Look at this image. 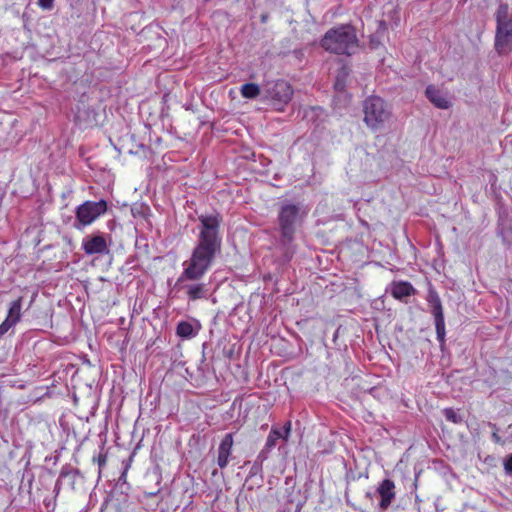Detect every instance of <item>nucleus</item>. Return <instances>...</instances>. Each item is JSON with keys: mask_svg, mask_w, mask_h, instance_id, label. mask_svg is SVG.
I'll return each mask as SVG.
<instances>
[{"mask_svg": "<svg viewBox=\"0 0 512 512\" xmlns=\"http://www.w3.org/2000/svg\"><path fill=\"white\" fill-rule=\"evenodd\" d=\"M199 221L201 228L198 242L191 257L183 263L184 268L177 280L178 284L184 281L200 280L208 272L217 253L221 250L219 215H201Z\"/></svg>", "mask_w": 512, "mask_h": 512, "instance_id": "f257e3e1", "label": "nucleus"}, {"mask_svg": "<svg viewBox=\"0 0 512 512\" xmlns=\"http://www.w3.org/2000/svg\"><path fill=\"white\" fill-rule=\"evenodd\" d=\"M328 52L338 55H351L358 48V38L351 25H340L329 29L320 42Z\"/></svg>", "mask_w": 512, "mask_h": 512, "instance_id": "f03ea898", "label": "nucleus"}, {"mask_svg": "<svg viewBox=\"0 0 512 512\" xmlns=\"http://www.w3.org/2000/svg\"><path fill=\"white\" fill-rule=\"evenodd\" d=\"M495 18V50L499 55H508L512 52V12L509 13L507 3L499 5Z\"/></svg>", "mask_w": 512, "mask_h": 512, "instance_id": "7ed1b4c3", "label": "nucleus"}, {"mask_svg": "<svg viewBox=\"0 0 512 512\" xmlns=\"http://www.w3.org/2000/svg\"><path fill=\"white\" fill-rule=\"evenodd\" d=\"M305 212L293 203L281 205L278 212V224L280 229V241L284 246L292 244L295 238L297 226L301 224Z\"/></svg>", "mask_w": 512, "mask_h": 512, "instance_id": "20e7f679", "label": "nucleus"}, {"mask_svg": "<svg viewBox=\"0 0 512 512\" xmlns=\"http://www.w3.org/2000/svg\"><path fill=\"white\" fill-rule=\"evenodd\" d=\"M364 122L371 129H379L390 118L388 104L379 96H369L363 102Z\"/></svg>", "mask_w": 512, "mask_h": 512, "instance_id": "39448f33", "label": "nucleus"}, {"mask_svg": "<svg viewBox=\"0 0 512 512\" xmlns=\"http://www.w3.org/2000/svg\"><path fill=\"white\" fill-rule=\"evenodd\" d=\"M107 211V203L105 200L100 201H85L76 208V223L74 224L76 229H81L91 225L99 216L103 215Z\"/></svg>", "mask_w": 512, "mask_h": 512, "instance_id": "423d86ee", "label": "nucleus"}, {"mask_svg": "<svg viewBox=\"0 0 512 512\" xmlns=\"http://www.w3.org/2000/svg\"><path fill=\"white\" fill-rule=\"evenodd\" d=\"M426 300L431 307V313L434 316L437 339L440 343H443L446 333L443 307L438 292L432 285L429 286Z\"/></svg>", "mask_w": 512, "mask_h": 512, "instance_id": "0eeeda50", "label": "nucleus"}, {"mask_svg": "<svg viewBox=\"0 0 512 512\" xmlns=\"http://www.w3.org/2000/svg\"><path fill=\"white\" fill-rule=\"evenodd\" d=\"M293 96V88L289 82L285 80H277L266 89V97L272 102L274 106H279L277 109L281 110L282 107L288 104Z\"/></svg>", "mask_w": 512, "mask_h": 512, "instance_id": "6e6552de", "label": "nucleus"}, {"mask_svg": "<svg viewBox=\"0 0 512 512\" xmlns=\"http://www.w3.org/2000/svg\"><path fill=\"white\" fill-rule=\"evenodd\" d=\"M376 491L380 496V509L387 510L396 497V485L394 481L391 479L382 480L379 483Z\"/></svg>", "mask_w": 512, "mask_h": 512, "instance_id": "1a4fd4ad", "label": "nucleus"}, {"mask_svg": "<svg viewBox=\"0 0 512 512\" xmlns=\"http://www.w3.org/2000/svg\"><path fill=\"white\" fill-rule=\"evenodd\" d=\"M234 445V434L227 433L222 438L219 446H218V454H217V465L220 469H224L229 464V458L232 454Z\"/></svg>", "mask_w": 512, "mask_h": 512, "instance_id": "9d476101", "label": "nucleus"}, {"mask_svg": "<svg viewBox=\"0 0 512 512\" xmlns=\"http://www.w3.org/2000/svg\"><path fill=\"white\" fill-rule=\"evenodd\" d=\"M82 249L87 255L102 254L107 252V242L102 235L86 237L82 242Z\"/></svg>", "mask_w": 512, "mask_h": 512, "instance_id": "9b49d317", "label": "nucleus"}, {"mask_svg": "<svg viewBox=\"0 0 512 512\" xmlns=\"http://www.w3.org/2000/svg\"><path fill=\"white\" fill-rule=\"evenodd\" d=\"M292 430V423L291 421H287L282 431L277 427H272L271 431L269 432L267 439H266V447L267 448H274L277 444V441L279 439H283L284 441H288L290 434Z\"/></svg>", "mask_w": 512, "mask_h": 512, "instance_id": "f8f14e48", "label": "nucleus"}, {"mask_svg": "<svg viewBox=\"0 0 512 512\" xmlns=\"http://www.w3.org/2000/svg\"><path fill=\"white\" fill-rule=\"evenodd\" d=\"M425 94L427 98L432 102L435 107L439 109H448L450 107V102L446 98V96L435 86L429 85L426 88Z\"/></svg>", "mask_w": 512, "mask_h": 512, "instance_id": "ddd939ff", "label": "nucleus"}, {"mask_svg": "<svg viewBox=\"0 0 512 512\" xmlns=\"http://www.w3.org/2000/svg\"><path fill=\"white\" fill-rule=\"evenodd\" d=\"M183 288L186 290V295L190 301H196L199 299H206L208 297V285L205 283H195L184 285Z\"/></svg>", "mask_w": 512, "mask_h": 512, "instance_id": "4468645a", "label": "nucleus"}, {"mask_svg": "<svg viewBox=\"0 0 512 512\" xmlns=\"http://www.w3.org/2000/svg\"><path fill=\"white\" fill-rule=\"evenodd\" d=\"M415 294L413 285L407 281L393 282L391 295L398 300Z\"/></svg>", "mask_w": 512, "mask_h": 512, "instance_id": "2eb2a0df", "label": "nucleus"}, {"mask_svg": "<svg viewBox=\"0 0 512 512\" xmlns=\"http://www.w3.org/2000/svg\"><path fill=\"white\" fill-rule=\"evenodd\" d=\"M22 302H23V297H18L17 299L13 300L10 303L8 311H7L6 318L9 319L10 321L14 322L15 324H17L21 320Z\"/></svg>", "mask_w": 512, "mask_h": 512, "instance_id": "dca6fc26", "label": "nucleus"}, {"mask_svg": "<svg viewBox=\"0 0 512 512\" xmlns=\"http://www.w3.org/2000/svg\"><path fill=\"white\" fill-rule=\"evenodd\" d=\"M240 92L243 98L255 99L260 95L261 90L256 83H245L241 86Z\"/></svg>", "mask_w": 512, "mask_h": 512, "instance_id": "f3484780", "label": "nucleus"}, {"mask_svg": "<svg viewBox=\"0 0 512 512\" xmlns=\"http://www.w3.org/2000/svg\"><path fill=\"white\" fill-rule=\"evenodd\" d=\"M176 334L182 338H191L194 334L192 324L187 321L179 322L176 328Z\"/></svg>", "mask_w": 512, "mask_h": 512, "instance_id": "a211bd4d", "label": "nucleus"}, {"mask_svg": "<svg viewBox=\"0 0 512 512\" xmlns=\"http://www.w3.org/2000/svg\"><path fill=\"white\" fill-rule=\"evenodd\" d=\"M349 75V70L346 67H342L336 77L334 88L336 91H343L346 86V79Z\"/></svg>", "mask_w": 512, "mask_h": 512, "instance_id": "6ab92c4d", "label": "nucleus"}, {"mask_svg": "<svg viewBox=\"0 0 512 512\" xmlns=\"http://www.w3.org/2000/svg\"><path fill=\"white\" fill-rule=\"evenodd\" d=\"M444 416L447 421L452 422L454 424H459L462 422L461 417L452 408L445 409Z\"/></svg>", "mask_w": 512, "mask_h": 512, "instance_id": "aec40b11", "label": "nucleus"}, {"mask_svg": "<svg viewBox=\"0 0 512 512\" xmlns=\"http://www.w3.org/2000/svg\"><path fill=\"white\" fill-rule=\"evenodd\" d=\"M271 451V448H267L266 445L264 448L258 453L255 465H262L264 461H266L269 457V452Z\"/></svg>", "mask_w": 512, "mask_h": 512, "instance_id": "412c9836", "label": "nucleus"}, {"mask_svg": "<svg viewBox=\"0 0 512 512\" xmlns=\"http://www.w3.org/2000/svg\"><path fill=\"white\" fill-rule=\"evenodd\" d=\"M16 324L9 319L5 320L0 324V339Z\"/></svg>", "mask_w": 512, "mask_h": 512, "instance_id": "4be33fe9", "label": "nucleus"}, {"mask_svg": "<svg viewBox=\"0 0 512 512\" xmlns=\"http://www.w3.org/2000/svg\"><path fill=\"white\" fill-rule=\"evenodd\" d=\"M38 5L43 10H51L54 7V0H38Z\"/></svg>", "mask_w": 512, "mask_h": 512, "instance_id": "5701e85b", "label": "nucleus"}, {"mask_svg": "<svg viewBox=\"0 0 512 512\" xmlns=\"http://www.w3.org/2000/svg\"><path fill=\"white\" fill-rule=\"evenodd\" d=\"M491 427L494 429V432L492 433V439L495 443H501L502 440H501V437L498 435V429L496 428V425L495 424H490Z\"/></svg>", "mask_w": 512, "mask_h": 512, "instance_id": "b1692460", "label": "nucleus"}, {"mask_svg": "<svg viewBox=\"0 0 512 512\" xmlns=\"http://www.w3.org/2000/svg\"><path fill=\"white\" fill-rule=\"evenodd\" d=\"M504 468L507 473H512V454L506 459Z\"/></svg>", "mask_w": 512, "mask_h": 512, "instance_id": "393cba45", "label": "nucleus"}, {"mask_svg": "<svg viewBox=\"0 0 512 512\" xmlns=\"http://www.w3.org/2000/svg\"><path fill=\"white\" fill-rule=\"evenodd\" d=\"M106 463V456L105 455H100L99 458H98V464L99 466H104Z\"/></svg>", "mask_w": 512, "mask_h": 512, "instance_id": "a878e982", "label": "nucleus"}, {"mask_svg": "<svg viewBox=\"0 0 512 512\" xmlns=\"http://www.w3.org/2000/svg\"><path fill=\"white\" fill-rule=\"evenodd\" d=\"M378 44H379V42L374 41V39H371V40H370V46H371L372 48H377V47H378Z\"/></svg>", "mask_w": 512, "mask_h": 512, "instance_id": "bb28decb", "label": "nucleus"}, {"mask_svg": "<svg viewBox=\"0 0 512 512\" xmlns=\"http://www.w3.org/2000/svg\"><path fill=\"white\" fill-rule=\"evenodd\" d=\"M126 474H127V469H125L124 472L122 473V475L120 477V480H123L125 482L126 481Z\"/></svg>", "mask_w": 512, "mask_h": 512, "instance_id": "cd10ccee", "label": "nucleus"}]
</instances>
